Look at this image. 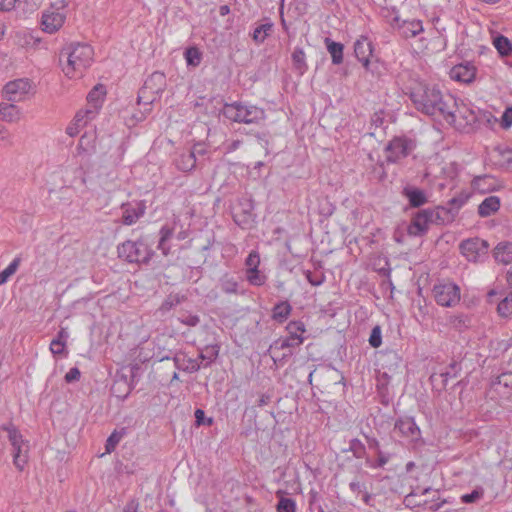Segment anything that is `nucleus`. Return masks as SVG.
Returning a JSON list of instances; mask_svg holds the SVG:
<instances>
[{
	"label": "nucleus",
	"mask_w": 512,
	"mask_h": 512,
	"mask_svg": "<svg viewBox=\"0 0 512 512\" xmlns=\"http://www.w3.org/2000/svg\"><path fill=\"white\" fill-rule=\"evenodd\" d=\"M395 431H399L404 437L416 441L420 437V429L412 417L401 418L396 421L394 426Z\"/></svg>",
	"instance_id": "dca6fc26"
},
{
	"label": "nucleus",
	"mask_w": 512,
	"mask_h": 512,
	"mask_svg": "<svg viewBox=\"0 0 512 512\" xmlns=\"http://www.w3.org/2000/svg\"><path fill=\"white\" fill-rule=\"evenodd\" d=\"M497 312L502 318H512V291L499 302Z\"/></svg>",
	"instance_id": "72a5a7b5"
},
{
	"label": "nucleus",
	"mask_w": 512,
	"mask_h": 512,
	"mask_svg": "<svg viewBox=\"0 0 512 512\" xmlns=\"http://www.w3.org/2000/svg\"><path fill=\"white\" fill-rule=\"evenodd\" d=\"M195 424H196V426H201V425L211 426L213 424V418H206L205 412L202 409H196Z\"/></svg>",
	"instance_id": "3c124183"
},
{
	"label": "nucleus",
	"mask_w": 512,
	"mask_h": 512,
	"mask_svg": "<svg viewBox=\"0 0 512 512\" xmlns=\"http://www.w3.org/2000/svg\"><path fill=\"white\" fill-rule=\"evenodd\" d=\"M459 249L469 262H483L488 257L489 243L477 237L469 238L460 243Z\"/></svg>",
	"instance_id": "0eeeda50"
},
{
	"label": "nucleus",
	"mask_w": 512,
	"mask_h": 512,
	"mask_svg": "<svg viewBox=\"0 0 512 512\" xmlns=\"http://www.w3.org/2000/svg\"><path fill=\"white\" fill-rule=\"evenodd\" d=\"M286 330L289 335L285 338H279L275 340L271 344L269 351L276 352L279 350L296 348L303 343L304 338L301 336V334L304 333L306 329L302 321L289 322L286 326Z\"/></svg>",
	"instance_id": "423d86ee"
},
{
	"label": "nucleus",
	"mask_w": 512,
	"mask_h": 512,
	"mask_svg": "<svg viewBox=\"0 0 512 512\" xmlns=\"http://www.w3.org/2000/svg\"><path fill=\"white\" fill-rule=\"evenodd\" d=\"M304 274H305L307 281L312 286H320L325 280V277L323 274H314L309 270L305 271Z\"/></svg>",
	"instance_id": "603ef678"
},
{
	"label": "nucleus",
	"mask_w": 512,
	"mask_h": 512,
	"mask_svg": "<svg viewBox=\"0 0 512 512\" xmlns=\"http://www.w3.org/2000/svg\"><path fill=\"white\" fill-rule=\"evenodd\" d=\"M196 159L194 158L193 153L184 152L181 153L176 159H175V165L178 170L182 172H190L192 171L196 166Z\"/></svg>",
	"instance_id": "bb28decb"
},
{
	"label": "nucleus",
	"mask_w": 512,
	"mask_h": 512,
	"mask_svg": "<svg viewBox=\"0 0 512 512\" xmlns=\"http://www.w3.org/2000/svg\"><path fill=\"white\" fill-rule=\"evenodd\" d=\"M402 195L407 198L409 205L413 208H419L428 202V197L424 190L415 186H405Z\"/></svg>",
	"instance_id": "a211bd4d"
},
{
	"label": "nucleus",
	"mask_w": 512,
	"mask_h": 512,
	"mask_svg": "<svg viewBox=\"0 0 512 512\" xmlns=\"http://www.w3.org/2000/svg\"><path fill=\"white\" fill-rule=\"evenodd\" d=\"M475 75L476 68L468 62L455 65L450 71V76L452 79L463 83L472 82L475 78Z\"/></svg>",
	"instance_id": "f3484780"
},
{
	"label": "nucleus",
	"mask_w": 512,
	"mask_h": 512,
	"mask_svg": "<svg viewBox=\"0 0 512 512\" xmlns=\"http://www.w3.org/2000/svg\"><path fill=\"white\" fill-rule=\"evenodd\" d=\"M246 278L251 285L262 286L266 281V276L258 268L246 269Z\"/></svg>",
	"instance_id": "58836bf2"
},
{
	"label": "nucleus",
	"mask_w": 512,
	"mask_h": 512,
	"mask_svg": "<svg viewBox=\"0 0 512 512\" xmlns=\"http://www.w3.org/2000/svg\"><path fill=\"white\" fill-rule=\"evenodd\" d=\"M124 435H125L124 428L121 431L115 430L114 432H112V434L106 440V444H105L106 452L107 453L113 452Z\"/></svg>",
	"instance_id": "ea45409f"
},
{
	"label": "nucleus",
	"mask_w": 512,
	"mask_h": 512,
	"mask_svg": "<svg viewBox=\"0 0 512 512\" xmlns=\"http://www.w3.org/2000/svg\"><path fill=\"white\" fill-rule=\"evenodd\" d=\"M433 294L437 304L444 307H453L460 301V288L452 282L435 285Z\"/></svg>",
	"instance_id": "6e6552de"
},
{
	"label": "nucleus",
	"mask_w": 512,
	"mask_h": 512,
	"mask_svg": "<svg viewBox=\"0 0 512 512\" xmlns=\"http://www.w3.org/2000/svg\"><path fill=\"white\" fill-rule=\"evenodd\" d=\"M431 224H435L434 213L431 208L422 209L415 213L408 226V233L412 236H423Z\"/></svg>",
	"instance_id": "1a4fd4ad"
},
{
	"label": "nucleus",
	"mask_w": 512,
	"mask_h": 512,
	"mask_svg": "<svg viewBox=\"0 0 512 512\" xmlns=\"http://www.w3.org/2000/svg\"><path fill=\"white\" fill-rule=\"evenodd\" d=\"M432 211L434 213L435 225L449 224L455 219L456 215L458 214L456 210L453 209L451 206H439L435 209H432Z\"/></svg>",
	"instance_id": "aec40b11"
},
{
	"label": "nucleus",
	"mask_w": 512,
	"mask_h": 512,
	"mask_svg": "<svg viewBox=\"0 0 512 512\" xmlns=\"http://www.w3.org/2000/svg\"><path fill=\"white\" fill-rule=\"evenodd\" d=\"M118 257L128 263L148 264L154 255V251L144 240H127L117 247Z\"/></svg>",
	"instance_id": "39448f33"
},
{
	"label": "nucleus",
	"mask_w": 512,
	"mask_h": 512,
	"mask_svg": "<svg viewBox=\"0 0 512 512\" xmlns=\"http://www.w3.org/2000/svg\"><path fill=\"white\" fill-rule=\"evenodd\" d=\"M160 240H159V243H158V248L160 250H162V253L164 255H168L169 253V248L165 246V243L167 240H169L172 235H173V229L168 227V226H163L161 229H160Z\"/></svg>",
	"instance_id": "a19ab883"
},
{
	"label": "nucleus",
	"mask_w": 512,
	"mask_h": 512,
	"mask_svg": "<svg viewBox=\"0 0 512 512\" xmlns=\"http://www.w3.org/2000/svg\"><path fill=\"white\" fill-rule=\"evenodd\" d=\"M410 99L415 108L426 115L455 120L456 101L449 94H443L435 85L417 84L410 92Z\"/></svg>",
	"instance_id": "f257e3e1"
},
{
	"label": "nucleus",
	"mask_w": 512,
	"mask_h": 512,
	"mask_svg": "<svg viewBox=\"0 0 512 512\" xmlns=\"http://www.w3.org/2000/svg\"><path fill=\"white\" fill-rule=\"evenodd\" d=\"M92 119L93 118H88L87 114L85 113V110L78 111L74 117V121L77 126H83L87 123V121Z\"/></svg>",
	"instance_id": "0e129e2a"
},
{
	"label": "nucleus",
	"mask_w": 512,
	"mask_h": 512,
	"mask_svg": "<svg viewBox=\"0 0 512 512\" xmlns=\"http://www.w3.org/2000/svg\"><path fill=\"white\" fill-rule=\"evenodd\" d=\"M291 58L294 71L299 76H302L308 69L304 50L300 47H296L291 55Z\"/></svg>",
	"instance_id": "b1692460"
},
{
	"label": "nucleus",
	"mask_w": 512,
	"mask_h": 512,
	"mask_svg": "<svg viewBox=\"0 0 512 512\" xmlns=\"http://www.w3.org/2000/svg\"><path fill=\"white\" fill-rule=\"evenodd\" d=\"M501 205L500 198L498 196L486 197L478 206V214L480 217H489L496 213Z\"/></svg>",
	"instance_id": "6ab92c4d"
},
{
	"label": "nucleus",
	"mask_w": 512,
	"mask_h": 512,
	"mask_svg": "<svg viewBox=\"0 0 512 512\" xmlns=\"http://www.w3.org/2000/svg\"><path fill=\"white\" fill-rule=\"evenodd\" d=\"M20 263L21 257L17 256L2 272H0V285L5 284L9 280V278L17 271Z\"/></svg>",
	"instance_id": "e433bc0d"
},
{
	"label": "nucleus",
	"mask_w": 512,
	"mask_h": 512,
	"mask_svg": "<svg viewBox=\"0 0 512 512\" xmlns=\"http://www.w3.org/2000/svg\"><path fill=\"white\" fill-rule=\"evenodd\" d=\"M349 450L356 458H363L366 454L365 445L357 438L351 439L349 442Z\"/></svg>",
	"instance_id": "37998d69"
},
{
	"label": "nucleus",
	"mask_w": 512,
	"mask_h": 512,
	"mask_svg": "<svg viewBox=\"0 0 512 512\" xmlns=\"http://www.w3.org/2000/svg\"><path fill=\"white\" fill-rule=\"evenodd\" d=\"M188 66L196 67L200 64L202 59V53L197 47H189L184 53Z\"/></svg>",
	"instance_id": "4c0bfd02"
},
{
	"label": "nucleus",
	"mask_w": 512,
	"mask_h": 512,
	"mask_svg": "<svg viewBox=\"0 0 512 512\" xmlns=\"http://www.w3.org/2000/svg\"><path fill=\"white\" fill-rule=\"evenodd\" d=\"M503 128H509L512 125V107L507 108L501 118Z\"/></svg>",
	"instance_id": "680f3d73"
},
{
	"label": "nucleus",
	"mask_w": 512,
	"mask_h": 512,
	"mask_svg": "<svg viewBox=\"0 0 512 512\" xmlns=\"http://www.w3.org/2000/svg\"><path fill=\"white\" fill-rule=\"evenodd\" d=\"M166 87V77L164 73L155 71L144 82L140 88L137 97V103L144 105V111L141 114L135 115L137 121H142L146 114L151 111L150 106L160 98Z\"/></svg>",
	"instance_id": "7ed1b4c3"
},
{
	"label": "nucleus",
	"mask_w": 512,
	"mask_h": 512,
	"mask_svg": "<svg viewBox=\"0 0 512 512\" xmlns=\"http://www.w3.org/2000/svg\"><path fill=\"white\" fill-rule=\"evenodd\" d=\"M13 463L16 468L22 471L28 461L29 444L24 442L20 445L12 447Z\"/></svg>",
	"instance_id": "412c9836"
},
{
	"label": "nucleus",
	"mask_w": 512,
	"mask_h": 512,
	"mask_svg": "<svg viewBox=\"0 0 512 512\" xmlns=\"http://www.w3.org/2000/svg\"><path fill=\"white\" fill-rule=\"evenodd\" d=\"M219 355V346L218 345H208L205 349L200 353L199 358L204 361L207 360L203 367H208L213 363Z\"/></svg>",
	"instance_id": "f704fd0d"
},
{
	"label": "nucleus",
	"mask_w": 512,
	"mask_h": 512,
	"mask_svg": "<svg viewBox=\"0 0 512 512\" xmlns=\"http://www.w3.org/2000/svg\"><path fill=\"white\" fill-rule=\"evenodd\" d=\"M292 306L288 301L277 303L272 309V319L278 323L285 322L290 316Z\"/></svg>",
	"instance_id": "a878e982"
},
{
	"label": "nucleus",
	"mask_w": 512,
	"mask_h": 512,
	"mask_svg": "<svg viewBox=\"0 0 512 512\" xmlns=\"http://www.w3.org/2000/svg\"><path fill=\"white\" fill-rule=\"evenodd\" d=\"M493 257L497 262L510 263L512 261V243L500 242L493 250Z\"/></svg>",
	"instance_id": "5701e85b"
},
{
	"label": "nucleus",
	"mask_w": 512,
	"mask_h": 512,
	"mask_svg": "<svg viewBox=\"0 0 512 512\" xmlns=\"http://www.w3.org/2000/svg\"><path fill=\"white\" fill-rule=\"evenodd\" d=\"M496 383L505 387H512V372L502 373L497 377Z\"/></svg>",
	"instance_id": "bf43d9fd"
},
{
	"label": "nucleus",
	"mask_w": 512,
	"mask_h": 512,
	"mask_svg": "<svg viewBox=\"0 0 512 512\" xmlns=\"http://www.w3.org/2000/svg\"><path fill=\"white\" fill-rule=\"evenodd\" d=\"M186 300V297L184 295L178 294V293H170L165 300L162 302L159 310L162 313H166L170 311L172 308L176 307L177 305L181 304L183 301Z\"/></svg>",
	"instance_id": "7c9ffc66"
},
{
	"label": "nucleus",
	"mask_w": 512,
	"mask_h": 512,
	"mask_svg": "<svg viewBox=\"0 0 512 512\" xmlns=\"http://www.w3.org/2000/svg\"><path fill=\"white\" fill-rule=\"evenodd\" d=\"M484 495V489L482 487H476L471 493H467L461 496L462 503L470 504L480 500Z\"/></svg>",
	"instance_id": "c03bdc74"
},
{
	"label": "nucleus",
	"mask_w": 512,
	"mask_h": 512,
	"mask_svg": "<svg viewBox=\"0 0 512 512\" xmlns=\"http://www.w3.org/2000/svg\"><path fill=\"white\" fill-rule=\"evenodd\" d=\"M67 6L65 0H58L55 4L52 5V8L56 10L64 9ZM65 21V15L59 11H51L43 13L42 16V25L43 30L48 33H54L59 28L62 27Z\"/></svg>",
	"instance_id": "9d476101"
},
{
	"label": "nucleus",
	"mask_w": 512,
	"mask_h": 512,
	"mask_svg": "<svg viewBox=\"0 0 512 512\" xmlns=\"http://www.w3.org/2000/svg\"><path fill=\"white\" fill-rule=\"evenodd\" d=\"M122 223L124 225L135 224L146 211V205L143 201L128 202L121 205Z\"/></svg>",
	"instance_id": "4468645a"
},
{
	"label": "nucleus",
	"mask_w": 512,
	"mask_h": 512,
	"mask_svg": "<svg viewBox=\"0 0 512 512\" xmlns=\"http://www.w3.org/2000/svg\"><path fill=\"white\" fill-rule=\"evenodd\" d=\"M471 186L475 191L481 194L495 190L494 179L490 175L475 176L471 182Z\"/></svg>",
	"instance_id": "4be33fe9"
},
{
	"label": "nucleus",
	"mask_w": 512,
	"mask_h": 512,
	"mask_svg": "<svg viewBox=\"0 0 512 512\" xmlns=\"http://www.w3.org/2000/svg\"><path fill=\"white\" fill-rule=\"evenodd\" d=\"M30 89L27 79H16L8 82L3 88V97L9 102L21 101Z\"/></svg>",
	"instance_id": "f8f14e48"
},
{
	"label": "nucleus",
	"mask_w": 512,
	"mask_h": 512,
	"mask_svg": "<svg viewBox=\"0 0 512 512\" xmlns=\"http://www.w3.org/2000/svg\"><path fill=\"white\" fill-rule=\"evenodd\" d=\"M325 43H326V48L331 55L332 63L336 64V65L342 63L343 49H344L343 44H341L339 42L332 41L329 38L325 39Z\"/></svg>",
	"instance_id": "c85d7f7f"
},
{
	"label": "nucleus",
	"mask_w": 512,
	"mask_h": 512,
	"mask_svg": "<svg viewBox=\"0 0 512 512\" xmlns=\"http://www.w3.org/2000/svg\"><path fill=\"white\" fill-rule=\"evenodd\" d=\"M260 264V256L257 251H251L245 260L247 269H256Z\"/></svg>",
	"instance_id": "8fccbe9b"
},
{
	"label": "nucleus",
	"mask_w": 512,
	"mask_h": 512,
	"mask_svg": "<svg viewBox=\"0 0 512 512\" xmlns=\"http://www.w3.org/2000/svg\"><path fill=\"white\" fill-rule=\"evenodd\" d=\"M81 373L77 367L71 368L65 375V381L71 383L80 379Z\"/></svg>",
	"instance_id": "052dcab7"
},
{
	"label": "nucleus",
	"mask_w": 512,
	"mask_h": 512,
	"mask_svg": "<svg viewBox=\"0 0 512 512\" xmlns=\"http://www.w3.org/2000/svg\"><path fill=\"white\" fill-rule=\"evenodd\" d=\"M402 29V34L405 38L415 37L423 32V25L421 20L403 21L399 26Z\"/></svg>",
	"instance_id": "cd10ccee"
},
{
	"label": "nucleus",
	"mask_w": 512,
	"mask_h": 512,
	"mask_svg": "<svg viewBox=\"0 0 512 512\" xmlns=\"http://www.w3.org/2000/svg\"><path fill=\"white\" fill-rule=\"evenodd\" d=\"M368 341H369V344L371 345V347H373V348L380 347V345L382 344V335H381V327L380 326L377 325L372 328Z\"/></svg>",
	"instance_id": "de8ad7c7"
},
{
	"label": "nucleus",
	"mask_w": 512,
	"mask_h": 512,
	"mask_svg": "<svg viewBox=\"0 0 512 512\" xmlns=\"http://www.w3.org/2000/svg\"><path fill=\"white\" fill-rule=\"evenodd\" d=\"M383 123H384L383 112H381V111L380 112H375L371 116V126H374L375 129L381 128Z\"/></svg>",
	"instance_id": "e2e57ef3"
},
{
	"label": "nucleus",
	"mask_w": 512,
	"mask_h": 512,
	"mask_svg": "<svg viewBox=\"0 0 512 512\" xmlns=\"http://www.w3.org/2000/svg\"><path fill=\"white\" fill-rule=\"evenodd\" d=\"M273 28L272 22H267L259 25L253 31L252 38L257 43H263L266 37L270 34Z\"/></svg>",
	"instance_id": "c9c22d12"
},
{
	"label": "nucleus",
	"mask_w": 512,
	"mask_h": 512,
	"mask_svg": "<svg viewBox=\"0 0 512 512\" xmlns=\"http://www.w3.org/2000/svg\"><path fill=\"white\" fill-rule=\"evenodd\" d=\"M469 197H470L469 193L462 192L459 195H457V196L453 197L452 199H450L448 201L447 205L451 206L458 213L460 208L467 202Z\"/></svg>",
	"instance_id": "49530a36"
},
{
	"label": "nucleus",
	"mask_w": 512,
	"mask_h": 512,
	"mask_svg": "<svg viewBox=\"0 0 512 512\" xmlns=\"http://www.w3.org/2000/svg\"><path fill=\"white\" fill-rule=\"evenodd\" d=\"M2 430L6 431L8 434V439L12 447L20 445L26 442L23 439L20 431L13 424H4L2 425Z\"/></svg>",
	"instance_id": "473e14b6"
},
{
	"label": "nucleus",
	"mask_w": 512,
	"mask_h": 512,
	"mask_svg": "<svg viewBox=\"0 0 512 512\" xmlns=\"http://www.w3.org/2000/svg\"><path fill=\"white\" fill-rule=\"evenodd\" d=\"M493 44L501 56H507L512 52V42L503 35H497Z\"/></svg>",
	"instance_id": "2f4dec72"
},
{
	"label": "nucleus",
	"mask_w": 512,
	"mask_h": 512,
	"mask_svg": "<svg viewBox=\"0 0 512 512\" xmlns=\"http://www.w3.org/2000/svg\"><path fill=\"white\" fill-rule=\"evenodd\" d=\"M138 502L136 500H130L124 507V512H137Z\"/></svg>",
	"instance_id": "774afa93"
},
{
	"label": "nucleus",
	"mask_w": 512,
	"mask_h": 512,
	"mask_svg": "<svg viewBox=\"0 0 512 512\" xmlns=\"http://www.w3.org/2000/svg\"><path fill=\"white\" fill-rule=\"evenodd\" d=\"M63 57L66 58V65L62 68L64 74L69 78L78 77L90 66L93 49L88 44L71 43L61 50L60 61Z\"/></svg>",
	"instance_id": "f03ea898"
},
{
	"label": "nucleus",
	"mask_w": 512,
	"mask_h": 512,
	"mask_svg": "<svg viewBox=\"0 0 512 512\" xmlns=\"http://www.w3.org/2000/svg\"><path fill=\"white\" fill-rule=\"evenodd\" d=\"M201 367H203V363H199L196 359H187V363L185 364V368H184V371L185 372H189V373H193V372H197L201 369Z\"/></svg>",
	"instance_id": "6e6d98bb"
},
{
	"label": "nucleus",
	"mask_w": 512,
	"mask_h": 512,
	"mask_svg": "<svg viewBox=\"0 0 512 512\" xmlns=\"http://www.w3.org/2000/svg\"><path fill=\"white\" fill-rule=\"evenodd\" d=\"M106 94L105 86L102 84H97L94 88L88 93L87 101L89 104V108L85 110L88 118H94L97 110L101 107L102 101Z\"/></svg>",
	"instance_id": "2eb2a0df"
},
{
	"label": "nucleus",
	"mask_w": 512,
	"mask_h": 512,
	"mask_svg": "<svg viewBox=\"0 0 512 512\" xmlns=\"http://www.w3.org/2000/svg\"><path fill=\"white\" fill-rule=\"evenodd\" d=\"M458 372V363L454 361L449 365V369L447 371L440 374V376L443 378V385L446 386L449 378L457 377Z\"/></svg>",
	"instance_id": "09e8293b"
},
{
	"label": "nucleus",
	"mask_w": 512,
	"mask_h": 512,
	"mask_svg": "<svg viewBox=\"0 0 512 512\" xmlns=\"http://www.w3.org/2000/svg\"><path fill=\"white\" fill-rule=\"evenodd\" d=\"M354 53L356 58L363 64L364 68L371 73L375 70L371 67L373 63L370 61V57L373 53L372 43L367 37L362 36L354 43Z\"/></svg>",
	"instance_id": "ddd939ff"
},
{
	"label": "nucleus",
	"mask_w": 512,
	"mask_h": 512,
	"mask_svg": "<svg viewBox=\"0 0 512 512\" xmlns=\"http://www.w3.org/2000/svg\"><path fill=\"white\" fill-rule=\"evenodd\" d=\"M172 359H173L175 367L178 370L184 371L185 364L187 363V359H185V357L183 355H179V354H176Z\"/></svg>",
	"instance_id": "69168bd1"
},
{
	"label": "nucleus",
	"mask_w": 512,
	"mask_h": 512,
	"mask_svg": "<svg viewBox=\"0 0 512 512\" xmlns=\"http://www.w3.org/2000/svg\"><path fill=\"white\" fill-rule=\"evenodd\" d=\"M219 287L226 294H238L239 283L235 277L225 274L219 280Z\"/></svg>",
	"instance_id": "c756f323"
},
{
	"label": "nucleus",
	"mask_w": 512,
	"mask_h": 512,
	"mask_svg": "<svg viewBox=\"0 0 512 512\" xmlns=\"http://www.w3.org/2000/svg\"><path fill=\"white\" fill-rule=\"evenodd\" d=\"M222 113L228 120L244 124H257L265 118L263 109L243 102L226 103Z\"/></svg>",
	"instance_id": "20e7f679"
},
{
	"label": "nucleus",
	"mask_w": 512,
	"mask_h": 512,
	"mask_svg": "<svg viewBox=\"0 0 512 512\" xmlns=\"http://www.w3.org/2000/svg\"><path fill=\"white\" fill-rule=\"evenodd\" d=\"M64 336V332L60 331L57 339H53L50 343V351L53 355H61L65 349V342L61 340Z\"/></svg>",
	"instance_id": "a18cd8bd"
},
{
	"label": "nucleus",
	"mask_w": 512,
	"mask_h": 512,
	"mask_svg": "<svg viewBox=\"0 0 512 512\" xmlns=\"http://www.w3.org/2000/svg\"><path fill=\"white\" fill-rule=\"evenodd\" d=\"M414 148L412 140L406 137H395L387 145L388 161L396 162L398 159L406 157Z\"/></svg>",
	"instance_id": "9b49d317"
},
{
	"label": "nucleus",
	"mask_w": 512,
	"mask_h": 512,
	"mask_svg": "<svg viewBox=\"0 0 512 512\" xmlns=\"http://www.w3.org/2000/svg\"><path fill=\"white\" fill-rule=\"evenodd\" d=\"M20 119V110L12 103H0V120L15 122Z\"/></svg>",
	"instance_id": "393cba45"
},
{
	"label": "nucleus",
	"mask_w": 512,
	"mask_h": 512,
	"mask_svg": "<svg viewBox=\"0 0 512 512\" xmlns=\"http://www.w3.org/2000/svg\"><path fill=\"white\" fill-rule=\"evenodd\" d=\"M17 0H0V10L11 11L15 7Z\"/></svg>",
	"instance_id": "338daca9"
},
{
	"label": "nucleus",
	"mask_w": 512,
	"mask_h": 512,
	"mask_svg": "<svg viewBox=\"0 0 512 512\" xmlns=\"http://www.w3.org/2000/svg\"><path fill=\"white\" fill-rule=\"evenodd\" d=\"M180 321H181V323H183V324H185L187 326L195 327V326H197L199 324L200 318L197 315L188 314V315H183L180 318Z\"/></svg>",
	"instance_id": "4d7b16f0"
},
{
	"label": "nucleus",
	"mask_w": 512,
	"mask_h": 512,
	"mask_svg": "<svg viewBox=\"0 0 512 512\" xmlns=\"http://www.w3.org/2000/svg\"><path fill=\"white\" fill-rule=\"evenodd\" d=\"M377 456V461L372 465L373 468H383L388 463L391 457L389 453H384L380 449H378Z\"/></svg>",
	"instance_id": "5fc2aeb1"
},
{
	"label": "nucleus",
	"mask_w": 512,
	"mask_h": 512,
	"mask_svg": "<svg viewBox=\"0 0 512 512\" xmlns=\"http://www.w3.org/2000/svg\"><path fill=\"white\" fill-rule=\"evenodd\" d=\"M12 145L13 141L11 134L4 126L0 125V146L6 148Z\"/></svg>",
	"instance_id": "864d4df0"
},
{
	"label": "nucleus",
	"mask_w": 512,
	"mask_h": 512,
	"mask_svg": "<svg viewBox=\"0 0 512 512\" xmlns=\"http://www.w3.org/2000/svg\"><path fill=\"white\" fill-rule=\"evenodd\" d=\"M189 153H193L194 154V158L197 160V158L199 156H204L207 154V148H206V145L204 143H196L194 144V146L192 147V149L190 151H188Z\"/></svg>",
	"instance_id": "13d9d810"
},
{
	"label": "nucleus",
	"mask_w": 512,
	"mask_h": 512,
	"mask_svg": "<svg viewBox=\"0 0 512 512\" xmlns=\"http://www.w3.org/2000/svg\"><path fill=\"white\" fill-rule=\"evenodd\" d=\"M277 512H295L296 511V503L293 499L281 496L277 506Z\"/></svg>",
	"instance_id": "79ce46f5"
}]
</instances>
